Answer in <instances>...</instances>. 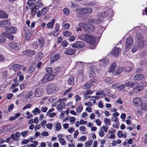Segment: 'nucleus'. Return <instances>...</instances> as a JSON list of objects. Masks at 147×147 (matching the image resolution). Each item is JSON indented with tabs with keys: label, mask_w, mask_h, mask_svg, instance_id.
Here are the masks:
<instances>
[{
	"label": "nucleus",
	"mask_w": 147,
	"mask_h": 147,
	"mask_svg": "<svg viewBox=\"0 0 147 147\" xmlns=\"http://www.w3.org/2000/svg\"><path fill=\"white\" fill-rule=\"evenodd\" d=\"M79 26L83 28L85 32L87 33H91L94 30L95 27L93 25L88 24V25L84 24L83 23L80 22L78 24Z\"/></svg>",
	"instance_id": "1"
},
{
	"label": "nucleus",
	"mask_w": 147,
	"mask_h": 147,
	"mask_svg": "<svg viewBox=\"0 0 147 147\" xmlns=\"http://www.w3.org/2000/svg\"><path fill=\"white\" fill-rule=\"evenodd\" d=\"M136 43L139 44H142L144 46V40L143 35L140 33H137L135 36Z\"/></svg>",
	"instance_id": "2"
},
{
	"label": "nucleus",
	"mask_w": 147,
	"mask_h": 147,
	"mask_svg": "<svg viewBox=\"0 0 147 147\" xmlns=\"http://www.w3.org/2000/svg\"><path fill=\"white\" fill-rule=\"evenodd\" d=\"M53 79L54 78L53 76L51 75V73L47 74L43 77L41 80V82L45 84L49 81Z\"/></svg>",
	"instance_id": "3"
},
{
	"label": "nucleus",
	"mask_w": 147,
	"mask_h": 147,
	"mask_svg": "<svg viewBox=\"0 0 147 147\" xmlns=\"http://www.w3.org/2000/svg\"><path fill=\"white\" fill-rule=\"evenodd\" d=\"M133 42V40L131 37H129L127 39L125 43V47L126 49H128L131 47Z\"/></svg>",
	"instance_id": "4"
},
{
	"label": "nucleus",
	"mask_w": 147,
	"mask_h": 147,
	"mask_svg": "<svg viewBox=\"0 0 147 147\" xmlns=\"http://www.w3.org/2000/svg\"><path fill=\"white\" fill-rule=\"evenodd\" d=\"M121 51L120 48L115 47L111 52V55L115 57H117L119 56V53H120Z\"/></svg>",
	"instance_id": "5"
},
{
	"label": "nucleus",
	"mask_w": 147,
	"mask_h": 147,
	"mask_svg": "<svg viewBox=\"0 0 147 147\" xmlns=\"http://www.w3.org/2000/svg\"><path fill=\"white\" fill-rule=\"evenodd\" d=\"M84 46L83 42L82 41H78L71 45V46L74 48H77L80 49L83 48Z\"/></svg>",
	"instance_id": "6"
},
{
	"label": "nucleus",
	"mask_w": 147,
	"mask_h": 147,
	"mask_svg": "<svg viewBox=\"0 0 147 147\" xmlns=\"http://www.w3.org/2000/svg\"><path fill=\"white\" fill-rule=\"evenodd\" d=\"M11 23L10 20H2L0 22V26L1 27H7L10 26Z\"/></svg>",
	"instance_id": "7"
},
{
	"label": "nucleus",
	"mask_w": 147,
	"mask_h": 147,
	"mask_svg": "<svg viewBox=\"0 0 147 147\" xmlns=\"http://www.w3.org/2000/svg\"><path fill=\"white\" fill-rule=\"evenodd\" d=\"M143 47L142 45V44L135 43L131 51L133 53H134L136 51L138 50H140L142 49Z\"/></svg>",
	"instance_id": "8"
},
{
	"label": "nucleus",
	"mask_w": 147,
	"mask_h": 147,
	"mask_svg": "<svg viewBox=\"0 0 147 147\" xmlns=\"http://www.w3.org/2000/svg\"><path fill=\"white\" fill-rule=\"evenodd\" d=\"M36 53V52L34 51L31 50H27L22 52L23 55H26V56L31 57Z\"/></svg>",
	"instance_id": "9"
},
{
	"label": "nucleus",
	"mask_w": 147,
	"mask_h": 147,
	"mask_svg": "<svg viewBox=\"0 0 147 147\" xmlns=\"http://www.w3.org/2000/svg\"><path fill=\"white\" fill-rule=\"evenodd\" d=\"M76 51L75 49H67L64 51V53L67 55H72L75 53Z\"/></svg>",
	"instance_id": "10"
},
{
	"label": "nucleus",
	"mask_w": 147,
	"mask_h": 147,
	"mask_svg": "<svg viewBox=\"0 0 147 147\" xmlns=\"http://www.w3.org/2000/svg\"><path fill=\"white\" fill-rule=\"evenodd\" d=\"M43 90L41 88H38L35 91L34 95L35 97H39L42 94Z\"/></svg>",
	"instance_id": "11"
},
{
	"label": "nucleus",
	"mask_w": 147,
	"mask_h": 147,
	"mask_svg": "<svg viewBox=\"0 0 147 147\" xmlns=\"http://www.w3.org/2000/svg\"><path fill=\"white\" fill-rule=\"evenodd\" d=\"M142 100L138 97L135 98L133 100L134 105L136 107H139L141 104Z\"/></svg>",
	"instance_id": "12"
},
{
	"label": "nucleus",
	"mask_w": 147,
	"mask_h": 147,
	"mask_svg": "<svg viewBox=\"0 0 147 147\" xmlns=\"http://www.w3.org/2000/svg\"><path fill=\"white\" fill-rule=\"evenodd\" d=\"M60 58V55L59 54H56L53 56L50 60L51 63H53Z\"/></svg>",
	"instance_id": "13"
},
{
	"label": "nucleus",
	"mask_w": 147,
	"mask_h": 147,
	"mask_svg": "<svg viewBox=\"0 0 147 147\" xmlns=\"http://www.w3.org/2000/svg\"><path fill=\"white\" fill-rule=\"evenodd\" d=\"M9 46L12 49L15 50H17L19 48L18 44L14 42L10 43L9 44Z\"/></svg>",
	"instance_id": "14"
},
{
	"label": "nucleus",
	"mask_w": 147,
	"mask_h": 147,
	"mask_svg": "<svg viewBox=\"0 0 147 147\" xmlns=\"http://www.w3.org/2000/svg\"><path fill=\"white\" fill-rule=\"evenodd\" d=\"M17 30V29L16 28L13 26L10 27L6 30L8 32L13 34L15 33Z\"/></svg>",
	"instance_id": "15"
},
{
	"label": "nucleus",
	"mask_w": 147,
	"mask_h": 147,
	"mask_svg": "<svg viewBox=\"0 0 147 147\" xmlns=\"http://www.w3.org/2000/svg\"><path fill=\"white\" fill-rule=\"evenodd\" d=\"M2 34L3 35H4L10 40H14V36L9 33L5 32H3L2 33Z\"/></svg>",
	"instance_id": "16"
},
{
	"label": "nucleus",
	"mask_w": 147,
	"mask_h": 147,
	"mask_svg": "<svg viewBox=\"0 0 147 147\" xmlns=\"http://www.w3.org/2000/svg\"><path fill=\"white\" fill-rule=\"evenodd\" d=\"M144 76L141 74H136L134 77V80L136 81H139L143 79Z\"/></svg>",
	"instance_id": "17"
},
{
	"label": "nucleus",
	"mask_w": 147,
	"mask_h": 147,
	"mask_svg": "<svg viewBox=\"0 0 147 147\" xmlns=\"http://www.w3.org/2000/svg\"><path fill=\"white\" fill-rule=\"evenodd\" d=\"M23 66L22 65L16 64L13 65L12 68L14 71H18Z\"/></svg>",
	"instance_id": "18"
},
{
	"label": "nucleus",
	"mask_w": 147,
	"mask_h": 147,
	"mask_svg": "<svg viewBox=\"0 0 147 147\" xmlns=\"http://www.w3.org/2000/svg\"><path fill=\"white\" fill-rule=\"evenodd\" d=\"M100 64L102 66L105 67L109 63V61L107 59L105 58L102 59L99 61Z\"/></svg>",
	"instance_id": "19"
},
{
	"label": "nucleus",
	"mask_w": 147,
	"mask_h": 147,
	"mask_svg": "<svg viewBox=\"0 0 147 147\" xmlns=\"http://www.w3.org/2000/svg\"><path fill=\"white\" fill-rule=\"evenodd\" d=\"M55 19H52L51 20L49 21V22L47 24V27L49 29H52L54 27L55 24Z\"/></svg>",
	"instance_id": "20"
},
{
	"label": "nucleus",
	"mask_w": 147,
	"mask_h": 147,
	"mask_svg": "<svg viewBox=\"0 0 147 147\" xmlns=\"http://www.w3.org/2000/svg\"><path fill=\"white\" fill-rule=\"evenodd\" d=\"M143 89V86L142 85L136 87L134 88L133 89V92L135 93H139Z\"/></svg>",
	"instance_id": "21"
},
{
	"label": "nucleus",
	"mask_w": 147,
	"mask_h": 147,
	"mask_svg": "<svg viewBox=\"0 0 147 147\" xmlns=\"http://www.w3.org/2000/svg\"><path fill=\"white\" fill-rule=\"evenodd\" d=\"M117 66V64L115 62L113 63L110 66L109 70V72H113Z\"/></svg>",
	"instance_id": "22"
},
{
	"label": "nucleus",
	"mask_w": 147,
	"mask_h": 147,
	"mask_svg": "<svg viewBox=\"0 0 147 147\" xmlns=\"http://www.w3.org/2000/svg\"><path fill=\"white\" fill-rule=\"evenodd\" d=\"M87 34H83L79 35L78 36V38L87 42V41H88V39L89 36Z\"/></svg>",
	"instance_id": "23"
},
{
	"label": "nucleus",
	"mask_w": 147,
	"mask_h": 147,
	"mask_svg": "<svg viewBox=\"0 0 147 147\" xmlns=\"http://www.w3.org/2000/svg\"><path fill=\"white\" fill-rule=\"evenodd\" d=\"M88 40V41H87V42L91 45L94 43L95 42V38L93 36L90 35H89Z\"/></svg>",
	"instance_id": "24"
},
{
	"label": "nucleus",
	"mask_w": 147,
	"mask_h": 147,
	"mask_svg": "<svg viewBox=\"0 0 147 147\" xmlns=\"http://www.w3.org/2000/svg\"><path fill=\"white\" fill-rule=\"evenodd\" d=\"M8 15L4 11L0 10V18H7Z\"/></svg>",
	"instance_id": "25"
},
{
	"label": "nucleus",
	"mask_w": 147,
	"mask_h": 147,
	"mask_svg": "<svg viewBox=\"0 0 147 147\" xmlns=\"http://www.w3.org/2000/svg\"><path fill=\"white\" fill-rule=\"evenodd\" d=\"M75 78L74 77L71 76L69 77L67 81L68 84L70 85H73L74 82Z\"/></svg>",
	"instance_id": "26"
},
{
	"label": "nucleus",
	"mask_w": 147,
	"mask_h": 147,
	"mask_svg": "<svg viewBox=\"0 0 147 147\" xmlns=\"http://www.w3.org/2000/svg\"><path fill=\"white\" fill-rule=\"evenodd\" d=\"M60 71V69H54L53 70L51 73V74L52 76H53V78H54V76L56 75L57 74L59 73Z\"/></svg>",
	"instance_id": "27"
},
{
	"label": "nucleus",
	"mask_w": 147,
	"mask_h": 147,
	"mask_svg": "<svg viewBox=\"0 0 147 147\" xmlns=\"http://www.w3.org/2000/svg\"><path fill=\"white\" fill-rule=\"evenodd\" d=\"M105 82L107 84H111L113 82V79L110 77H107L105 78Z\"/></svg>",
	"instance_id": "28"
},
{
	"label": "nucleus",
	"mask_w": 147,
	"mask_h": 147,
	"mask_svg": "<svg viewBox=\"0 0 147 147\" xmlns=\"http://www.w3.org/2000/svg\"><path fill=\"white\" fill-rule=\"evenodd\" d=\"M65 106V103L63 102H60L57 107V109L60 110L64 108Z\"/></svg>",
	"instance_id": "29"
},
{
	"label": "nucleus",
	"mask_w": 147,
	"mask_h": 147,
	"mask_svg": "<svg viewBox=\"0 0 147 147\" xmlns=\"http://www.w3.org/2000/svg\"><path fill=\"white\" fill-rule=\"evenodd\" d=\"M59 29V24L56 23L55 24V31H54V35H57L58 34V30Z\"/></svg>",
	"instance_id": "30"
},
{
	"label": "nucleus",
	"mask_w": 147,
	"mask_h": 147,
	"mask_svg": "<svg viewBox=\"0 0 147 147\" xmlns=\"http://www.w3.org/2000/svg\"><path fill=\"white\" fill-rule=\"evenodd\" d=\"M71 4L70 5V7L71 8L73 9H92V8L87 7V9H86V8H84L82 9H78L77 8V5L74 3L73 2H71Z\"/></svg>",
	"instance_id": "31"
},
{
	"label": "nucleus",
	"mask_w": 147,
	"mask_h": 147,
	"mask_svg": "<svg viewBox=\"0 0 147 147\" xmlns=\"http://www.w3.org/2000/svg\"><path fill=\"white\" fill-rule=\"evenodd\" d=\"M141 109L143 111H146L147 110V102H145L142 103L140 105Z\"/></svg>",
	"instance_id": "32"
},
{
	"label": "nucleus",
	"mask_w": 147,
	"mask_h": 147,
	"mask_svg": "<svg viewBox=\"0 0 147 147\" xmlns=\"http://www.w3.org/2000/svg\"><path fill=\"white\" fill-rule=\"evenodd\" d=\"M7 59L5 55L0 54V62H4Z\"/></svg>",
	"instance_id": "33"
},
{
	"label": "nucleus",
	"mask_w": 147,
	"mask_h": 147,
	"mask_svg": "<svg viewBox=\"0 0 147 147\" xmlns=\"http://www.w3.org/2000/svg\"><path fill=\"white\" fill-rule=\"evenodd\" d=\"M125 85L129 88L132 87L134 85V83L129 81L126 82L125 83Z\"/></svg>",
	"instance_id": "34"
},
{
	"label": "nucleus",
	"mask_w": 147,
	"mask_h": 147,
	"mask_svg": "<svg viewBox=\"0 0 147 147\" xmlns=\"http://www.w3.org/2000/svg\"><path fill=\"white\" fill-rule=\"evenodd\" d=\"M123 68L121 67H118L115 71L116 75H118L120 74L123 71Z\"/></svg>",
	"instance_id": "35"
},
{
	"label": "nucleus",
	"mask_w": 147,
	"mask_h": 147,
	"mask_svg": "<svg viewBox=\"0 0 147 147\" xmlns=\"http://www.w3.org/2000/svg\"><path fill=\"white\" fill-rule=\"evenodd\" d=\"M43 57V54L41 52L38 53L36 57V59L37 61L40 60Z\"/></svg>",
	"instance_id": "36"
},
{
	"label": "nucleus",
	"mask_w": 147,
	"mask_h": 147,
	"mask_svg": "<svg viewBox=\"0 0 147 147\" xmlns=\"http://www.w3.org/2000/svg\"><path fill=\"white\" fill-rule=\"evenodd\" d=\"M32 113L34 115H37V113L38 114H40L41 113V111L39 109L36 107L32 111Z\"/></svg>",
	"instance_id": "37"
},
{
	"label": "nucleus",
	"mask_w": 147,
	"mask_h": 147,
	"mask_svg": "<svg viewBox=\"0 0 147 147\" xmlns=\"http://www.w3.org/2000/svg\"><path fill=\"white\" fill-rule=\"evenodd\" d=\"M36 6L37 7V9L39 8H41L43 7L42 3L40 2V1L39 0L36 3Z\"/></svg>",
	"instance_id": "38"
},
{
	"label": "nucleus",
	"mask_w": 147,
	"mask_h": 147,
	"mask_svg": "<svg viewBox=\"0 0 147 147\" xmlns=\"http://www.w3.org/2000/svg\"><path fill=\"white\" fill-rule=\"evenodd\" d=\"M93 84H90L89 82L85 83L83 86L84 89H86L92 86Z\"/></svg>",
	"instance_id": "39"
},
{
	"label": "nucleus",
	"mask_w": 147,
	"mask_h": 147,
	"mask_svg": "<svg viewBox=\"0 0 147 147\" xmlns=\"http://www.w3.org/2000/svg\"><path fill=\"white\" fill-rule=\"evenodd\" d=\"M29 7L30 9H37V7L36 6L35 4L33 2H31L30 3Z\"/></svg>",
	"instance_id": "40"
},
{
	"label": "nucleus",
	"mask_w": 147,
	"mask_h": 147,
	"mask_svg": "<svg viewBox=\"0 0 147 147\" xmlns=\"http://www.w3.org/2000/svg\"><path fill=\"white\" fill-rule=\"evenodd\" d=\"M8 74V71L5 70L2 72V77L3 79H5L7 77Z\"/></svg>",
	"instance_id": "41"
},
{
	"label": "nucleus",
	"mask_w": 147,
	"mask_h": 147,
	"mask_svg": "<svg viewBox=\"0 0 147 147\" xmlns=\"http://www.w3.org/2000/svg\"><path fill=\"white\" fill-rule=\"evenodd\" d=\"M13 104H11L10 105H9L7 109L8 111H4V113H8V112H9L10 111L13 109Z\"/></svg>",
	"instance_id": "42"
},
{
	"label": "nucleus",
	"mask_w": 147,
	"mask_h": 147,
	"mask_svg": "<svg viewBox=\"0 0 147 147\" xmlns=\"http://www.w3.org/2000/svg\"><path fill=\"white\" fill-rule=\"evenodd\" d=\"M34 70V68L33 65H31L29 67L28 71V73L31 74L32 73Z\"/></svg>",
	"instance_id": "43"
},
{
	"label": "nucleus",
	"mask_w": 147,
	"mask_h": 147,
	"mask_svg": "<svg viewBox=\"0 0 147 147\" xmlns=\"http://www.w3.org/2000/svg\"><path fill=\"white\" fill-rule=\"evenodd\" d=\"M63 34L64 36L67 37L71 36L72 33L70 32L67 31L64 32Z\"/></svg>",
	"instance_id": "44"
},
{
	"label": "nucleus",
	"mask_w": 147,
	"mask_h": 147,
	"mask_svg": "<svg viewBox=\"0 0 147 147\" xmlns=\"http://www.w3.org/2000/svg\"><path fill=\"white\" fill-rule=\"evenodd\" d=\"M64 22H63L62 24V26L64 28H66V29H68L70 26V24L69 23H67L66 24H65L64 23Z\"/></svg>",
	"instance_id": "45"
},
{
	"label": "nucleus",
	"mask_w": 147,
	"mask_h": 147,
	"mask_svg": "<svg viewBox=\"0 0 147 147\" xmlns=\"http://www.w3.org/2000/svg\"><path fill=\"white\" fill-rule=\"evenodd\" d=\"M92 141L91 140H90L89 141L85 143V146L86 147H90L92 144Z\"/></svg>",
	"instance_id": "46"
},
{
	"label": "nucleus",
	"mask_w": 147,
	"mask_h": 147,
	"mask_svg": "<svg viewBox=\"0 0 147 147\" xmlns=\"http://www.w3.org/2000/svg\"><path fill=\"white\" fill-rule=\"evenodd\" d=\"M83 109V106L82 105H80L76 109L77 113H81Z\"/></svg>",
	"instance_id": "47"
},
{
	"label": "nucleus",
	"mask_w": 147,
	"mask_h": 147,
	"mask_svg": "<svg viewBox=\"0 0 147 147\" xmlns=\"http://www.w3.org/2000/svg\"><path fill=\"white\" fill-rule=\"evenodd\" d=\"M59 140L60 143L63 145H65L66 144V142L64 139H59Z\"/></svg>",
	"instance_id": "48"
},
{
	"label": "nucleus",
	"mask_w": 147,
	"mask_h": 147,
	"mask_svg": "<svg viewBox=\"0 0 147 147\" xmlns=\"http://www.w3.org/2000/svg\"><path fill=\"white\" fill-rule=\"evenodd\" d=\"M38 41L39 42V45L40 46H42L44 43V40L43 39H38Z\"/></svg>",
	"instance_id": "49"
},
{
	"label": "nucleus",
	"mask_w": 147,
	"mask_h": 147,
	"mask_svg": "<svg viewBox=\"0 0 147 147\" xmlns=\"http://www.w3.org/2000/svg\"><path fill=\"white\" fill-rule=\"evenodd\" d=\"M61 128V124L59 123H57L56 125V130L57 131H59L60 130Z\"/></svg>",
	"instance_id": "50"
},
{
	"label": "nucleus",
	"mask_w": 147,
	"mask_h": 147,
	"mask_svg": "<svg viewBox=\"0 0 147 147\" xmlns=\"http://www.w3.org/2000/svg\"><path fill=\"white\" fill-rule=\"evenodd\" d=\"M93 93V91L91 90L88 89L86 90V92H84V93L86 94V95L91 94Z\"/></svg>",
	"instance_id": "51"
},
{
	"label": "nucleus",
	"mask_w": 147,
	"mask_h": 147,
	"mask_svg": "<svg viewBox=\"0 0 147 147\" xmlns=\"http://www.w3.org/2000/svg\"><path fill=\"white\" fill-rule=\"evenodd\" d=\"M104 123L106 124L109 125L111 123V120L108 118H105L104 120Z\"/></svg>",
	"instance_id": "52"
},
{
	"label": "nucleus",
	"mask_w": 147,
	"mask_h": 147,
	"mask_svg": "<svg viewBox=\"0 0 147 147\" xmlns=\"http://www.w3.org/2000/svg\"><path fill=\"white\" fill-rule=\"evenodd\" d=\"M31 107L32 105L30 103L28 104L23 107V110H24L30 108Z\"/></svg>",
	"instance_id": "53"
},
{
	"label": "nucleus",
	"mask_w": 147,
	"mask_h": 147,
	"mask_svg": "<svg viewBox=\"0 0 147 147\" xmlns=\"http://www.w3.org/2000/svg\"><path fill=\"white\" fill-rule=\"evenodd\" d=\"M6 39L2 36H0V43H4L6 41Z\"/></svg>",
	"instance_id": "54"
},
{
	"label": "nucleus",
	"mask_w": 147,
	"mask_h": 147,
	"mask_svg": "<svg viewBox=\"0 0 147 147\" xmlns=\"http://www.w3.org/2000/svg\"><path fill=\"white\" fill-rule=\"evenodd\" d=\"M111 120L114 121L117 124L118 123L117 118L115 116H113L111 118Z\"/></svg>",
	"instance_id": "55"
},
{
	"label": "nucleus",
	"mask_w": 147,
	"mask_h": 147,
	"mask_svg": "<svg viewBox=\"0 0 147 147\" xmlns=\"http://www.w3.org/2000/svg\"><path fill=\"white\" fill-rule=\"evenodd\" d=\"M84 11V14H89L92 12V10H81Z\"/></svg>",
	"instance_id": "56"
},
{
	"label": "nucleus",
	"mask_w": 147,
	"mask_h": 147,
	"mask_svg": "<svg viewBox=\"0 0 147 147\" xmlns=\"http://www.w3.org/2000/svg\"><path fill=\"white\" fill-rule=\"evenodd\" d=\"M28 132L27 131H22L21 133L22 137H26V136L27 134H28Z\"/></svg>",
	"instance_id": "57"
},
{
	"label": "nucleus",
	"mask_w": 147,
	"mask_h": 147,
	"mask_svg": "<svg viewBox=\"0 0 147 147\" xmlns=\"http://www.w3.org/2000/svg\"><path fill=\"white\" fill-rule=\"evenodd\" d=\"M95 76V73L94 71H91L89 74V76L91 78L94 77Z\"/></svg>",
	"instance_id": "58"
},
{
	"label": "nucleus",
	"mask_w": 147,
	"mask_h": 147,
	"mask_svg": "<svg viewBox=\"0 0 147 147\" xmlns=\"http://www.w3.org/2000/svg\"><path fill=\"white\" fill-rule=\"evenodd\" d=\"M103 94H104V92L103 91H100L98 92H97L96 93V94L97 96H100H100L102 95V96L103 95Z\"/></svg>",
	"instance_id": "59"
},
{
	"label": "nucleus",
	"mask_w": 147,
	"mask_h": 147,
	"mask_svg": "<svg viewBox=\"0 0 147 147\" xmlns=\"http://www.w3.org/2000/svg\"><path fill=\"white\" fill-rule=\"evenodd\" d=\"M47 109L48 108L47 107H42L40 111L42 112H46Z\"/></svg>",
	"instance_id": "60"
},
{
	"label": "nucleus",
	"mask_w": 147,
	"mask_h": 147,
	"mask_svg": "<svg viewBox=\"0 0 147 147\" xmlns=\"http://www.w3.org/2000/svg\"><path fill=\"white\" fill-rule=\"evenodd\" d=\"M68 43L66 40H64L62 43V45L64 47H67L68 45Z\"/></svg>",
	"instance_id": "61"
},
{
	"label": "nucleus",
	"mask_w": 147,
	"mask_h": 147,
	"mask_svg": "<svg viewBox=\"0 0 147 147\" xmlns=\"http://www.w3.org/2000/svg\"><path fill=\"white\" fill-rule=\"evenodd\" d=\"M125 85L124 84H121L120 85L118 86V88L120 90H123L125 88Z\"/></svg>",
	"instance_id": "62"
},
{
	"label": "nucleus",
	"mask_w": 147,
	"mask_h": 147,
	"mask_svg": "<svg viewBox=\"0 0 147 147\" xmlns=\"http://www.w3.org/2000/svg\"><path fill=\"white\" fill-rule=\"evenodd\" d=\"M117 136L119 138H121L123 137V134L122 131H119L118 132Z\"/></svg>",
	"instance_id": "63"
},
{
	"label": "nucleus",
	"mask_w": 147,
	"mask_h": 147,
	"mask_svg": "<svg viewBox=\"0 0 147 147\" xmlns=\"http://www.w3.org/2000/svg\"><path fill=\"white\" fill-rule=\"evenodd\" d=\"M76 39V37L75 36H71L69 38V40L70 42L74 41Z\"/></svg>",
	"instance_id": "64"
}]
</instances>
